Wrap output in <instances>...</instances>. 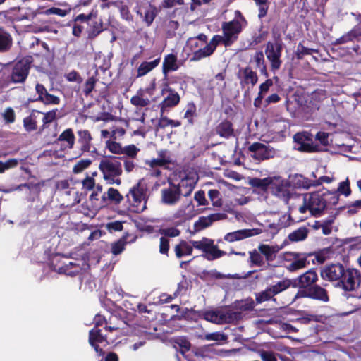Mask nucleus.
<instances>
[{
	"mask_svg": "<svg viewBox=\"0 0 361 361\" xmlns=\"http://www.w3.org/2000/svg\"><path fill=\"white\" fill-rule=\"evenodd\" d=\"M137 13L142 18L143 21L146 23L147 26H149L152 22L154 21L157 14V11L156 7L151 4H147L146 6H143L140 7L137 11Z\"/></svg>",
	"mask_w": 361,
	"mask_h": 361,
	"instance_id": "nucleus-22",
	"label": "nucleus"
},
{
	"mask_svg": "<svg viewBox=\"0 0 361 361\" xmlns=\"http://www.w3.org/2000/svg\"><path fill=\"white\" fill-rule=\"evenodd\" d=\"M252 235H254L253 229H241L228 233L224 235V240L233 243L235 241L242 240Z\"/></svg>",
	"mask_w": 361,
	"mask_h": 361,
	"instance_id": "nucleus-24",
	"label": "nucleus"
},
{
	"mask_svg": "<svg viewBox=\"0 0 361 361\" xmlns=\"http://www.w3.org/2000/svg\"><path fill=\"white\" fill-rule=\"evenodd\" d=\"M158 157L165 161L164 164L166 166L173 164V161L171 157V153L166 149H161L158 151Z\"/></svg>",
	"mask_w": 361,
	"mask_h": 361,
	"instance_id": "nucleus-58",
	"label": "nucleus"
},
{
	"mask_svg": "<svg viewBox=\"0 0 361 361\" xmlns=\"http://www.w3.org/2000/svg\"><path fill=\"white\" fill-rule=\"evenodd\" d=\"M345 267L340 263L331 264L324 267L320 272V276L322 279L329 281H337L338 284L343 276L345 273Z\"/></svg>",
	"mask_w": 361,
	"mask_h": 361,
	"instance_id": "nucleus-14",
	"label": "nucleus"
},
{
	"mask_svg": "<svg viewBox=\"0 0 361 361\" xmlns=\"http://www.w3.org/2000/svg\"><path fill=\"white\" fill-rule=\"evenodd\" d=\"M107 199H109V201L114 202L116 204H120L123 200V195L119 192L117 189L114 188H109L107 191Z\"/></svg>",
	"mask_w": 361,
	"mask_h": 361,
	"instance_id": "nucleus-44",
	"label": "nucleus"
},
{
	"mask_svg": "<svg viewBox=\"0 0 361 361\" xmlns=\"http://www.w3.org/2000/svg\"><path fill=\"white\" fill-rule=\"evenodd\" d=\"M259 252L265 257L267 262L273 261L276 257V250L273 246L261 244L258 247Z\"/></svg>",
	"mask_w": 361,
	"mask_h": 361,
	"instance_id": "nucleus-36",
	"label": "nucleus"
},
{
	"mask_svg": "<svg viewBox=\"0 0 361 361\" xmlns=\"http://www.w3.org/2000/svg\"><path fill=\"white\" fill-rule=\"evenodd\" d=\"M78 142L82 153L90 152L92 147V137L88 130H79L77 132Z\"/></svg>",
	"mask_w": 361,
	"mask_h": 361,
	"instance_id": "nucleus-21",
	"label": "nucleus"
},
{
	"mask_svg": "<svg viewBox=\"0 0 361 361\" xmlns=\"http://www.w3.org/2000/svg\"><path fill=\"white\" fill-rule=\"evenodd\" d=\"M241 24L238 20H234L225 23L223 26L224 36H214L210 45H218L219 44L227 45L233 43L241 31Z\"/></svg>",
	"mask_w": 361,
	"mask_h": 361,
	"instance_id": "nucleus-5",
	"label": "nucleus"
},
{
	"mask_svg": "<svg viewBox=\"0 0 361 361\" xmlns=\"http://www.w3.org/2000/svg\"><path fill=\"white\" fill-rule=\"evenodd\" d=\"M34 111L37 112L38 114H42V112H41L39 111L35 110ZM57 112H58V109H53L48 112L43 113V115H44V116L42 118L43 124L40 127V129H39L40 132L42 131L43 130H44L45 128H48L49 124H50L54 121H55V119L56 118Z\"/></svg>",
	"mask_w": 361,
	"mask_h": 361,
	"instance_id": "nucleus-32",
	"label": "nucleus"
},
{
	"mask_svg": "<svg viewBox=\"0 0 361 361\" xmlns=\"http://www.w3.org/2000/svg\"><path fill=\"white\" fill-rule=\"evenodd\" d=\"M248 150L253 153L252 158L259 161L274 158L276 155V150L274 147L259 142L250 145L248 147Z\"/></svg>",
	"mask_w": 361,
	"mask_h": 361,
	"instance_id": "nucleus-13",
	"label": "nucleus"
},
{
	"mask_svg": "<svg viewBox=\"0 0 361 361\" xmlns=\"http://www.w3.org/2000/svg\"><path fill=\"white\" fill-rule=\"evenodd\" d=\"M318 274L315 269L312 268L293 279H284L267 286L265 290L255 294L257 304L267 301H276L275 296L290 287L298 288V290L309 288L318 281Z\"/></svg>",
	"mask_w": 361,
	"mask_h": 361,
	"instance_id": "nucleus-1",
	"label": "nucleus"
},
{
	"mask_svg": "<svg viewBox=\"0 0 361 361\" xmlns=\"http://www.w3.org/2000/svg\"><path fill=\"white\" fill-rule=\"evenodd\" d=\"M58 141L66 142L68 149H73L75 145V137L72 128L64 130L59 136Z\"/></svg>",
	"mask_w": 361,
	"mask_h": 361,
	"instance_id": "nucleus-30",
	"label": "nucleus"
},
{
	"mask_svg": "<svg viewBox=\"0 0 361 361\" xmlns=\"http://www.w3.org/2000/svg\"><path fill=\"white\" fill-rule=\"evenodd\" d=\"M178 58L176 54H169L165 56L162 64V73L166 76L169 73L176 71L180 68Z\"/></svg>",
	"mask_w": 361,
	"mask_h": 361,
	"instance_id": "nucleus-23",
	"label": "nucleus"
},
{
	"mask_svg": "<svg viewBox=\"0 0 361 361\" xmlns=\"http://www.w3.org/2000/svg\"><path fill=\"white\" fill-rule=\"evenodd\" d=\"M140 149L135 145H129L123 147L122 154H125L127 158L135 159L136 158Z\"/></svg>",
	"mask_w": 361,
	"mask_h": 361,
	"instance_id": "nucleus-47",
	"label": "nucleus"
},
{
	"mask_svg": "<svg viewBox=\"0 0 361 361\" xmlns=\"http://www.w3.org/2000/svg\"><path fill=\"white\" fill-rule=\"evenodd\" d=\"M30 62L27 59H21L16 62L10 75V81L13 83H23L30 70Z\"/></svg>",
	"mask_w": 361,
	"mask_h": 361,
	"instance_id": "nucleus-12",
	"label": "nucleus"
},
{
	"mask_svg": "<svg viewBox=\"0 0 361 361\" xmlns=\"http://www.w3.org/2000/svg\"><path fill=\"white\" fill-rule=\"evenodd\" d=\"M300 298H307L323 302H327L329 301L328 291L324 287L316 283L309 288H306L303 290H298L295 295V299Z\"/></svg>",
	"mask_w": 361,
	"mask_h": 361,
	"instance_id": "nucleus-10",
	"label": "nucleus"
},
{
	"mask_svg": "<svg viewBox=\"0 0 361 361\" xmlns=\"http://www.w3.org/2000/svg\"><path fill=\"white\" fill-rule=\"evenodd\" d=\"M88 342L94 348L98 356H104L105 353L104 350L99 347V344L104 343H105L106 345L109 344L107 334H102V329H97V326H94L89 331Z\"/></svg>",
	"mask_w": 361,
	"mask_h": 361,
	"instance_id": "nucleus-16",
	"label": "nucleus"
},
{
	"mask_svg": "<svg viewBox=\"0 0 361 361\" xmlns=\"http://www.w3.org/2000/svg\"><path fill=\"white\" fill-rule=\"evenodd\" d=\"M113 319H116V317L111 316L109 320H106L104 316L97 314L95 315L94 318V326H97V329H100V326L104 325V329L110 332L118 330L120 329V326L118 325H111Z\"/></svg>",
	"mask_w": 361,
	"mask_h": 361,
	"instance_id": "nucleus-25",
	"label": "nucleus"
},
{
	"mask_svg": "<svg viewBox=\"0 0 361 361\" xmlns=\"http://www.w3.org/2000/svg\"><path fill=\"white\" fill-rule=\"evenodd\" d=\"M158 232L162 237L166 238L178 237L181 233L180 230L176 227L160 228Z\"/></svg>",
	"mask_w": 361,
	"mask_h": 361,
	"instance_id": "nucleus-42",
	"label": "nucleus"
},
{
	"mask_svg": "<svg viewBox=\"0 0 361 361\" xmlns=\"http://www.w3.org/2000/svg\"><path fill=\"white\" fill-rule=\"evenodd\" d=\"M249 255L250 262L252 264L261 267L264 264L263 256L256 250L249 252Z\"/></svg>",
	"mask_w": 361,
	"mask_h": 361,
	"instance_id": "nucleus-45",
	"label": "nucleus"
},
{
	"mask_svg": "<svg viewBox=\"0 0 361 361\" xmlns=\"http://www.w3.org/2000/svg\"><path fill=\"white\" fill-rule=\"evenodd\" d=\"M126 198L129 204L133 207L132 211L134 212H139L142 211L145 207L141 209L139 208L140 204L145 199V192L144 188L141 186L140 183H137L130 189Z\"/></svg>",
	"mask_w": 361,
	"mask_h": 361,
	"instance_id": "nucleus-15",
	"label": "nucleus"
},
{
	"mask_svg": "<svg viewBox=\"0 0 361 361\" xmlns=\"http://www.w3.org/2000/svg\"><path fill=\"white\" fill-rule=\"evenodd\" d=\"M272 181V177L264 178H253L250 180V183L252 187L259 188L262 190H267L268 188L270 189Z\"/></svg>",
	"mask_w": 361,
	"mask_h": 361,
	"instance_id": "nucleus-31",
	"label": "nucleus"
},
{
	"mask_svg": "<svg viewBox=\"0 0 361 361\" xmlns=\"http://www.w3.org/2000/svg\"><path fill=\"white\" fill-rule=\"evenodd\" d=\"M208 195L214 206L221 207L222 205V200L220 197L221 194L218 190H209L208 192Z\"/></svg>",
	"mask_w": 361,
	"mask_h": 361,
	"instance_id": "nucleus-48",
	"label": "nucleus"
},
{
	"mask_svg": "<svg viewBox=\"0 0 361 361\" xmlns=\"http://www.w3.org/2000/svg\"><path fill=\"white\" fill-rule=\"evenodd\" d=\"M241 319V312H226L221 314V324L232 323Z\"/></svg>",
	"mask_w": 361,
	"mask_h": 361,
	"instance_id": "nucleus-40",
	"label": "nucleus"
},
{
	"mask_svg": "<svg viewBox=\"0 0 361 361\" xmlns=\"http://www.w3.org/2000/svg\"><path fill=\"white\" fill-rule=\"evenodd\" d=\"M188 180H182L180 184L176 185L169 181V187L161 190V200L162 203L166 205H174L177 204L181 197V186H188Z\"/></svg>",
	"mask_w": 361,
	"mask_h": 361,
	"instance_id": "nucleus-6",
	"label": "nucleus"
},
{
	"mask_svg": "<svg viewBox=\"0 0 361 361\" xmlns=\"http://www.w3.org/2000/svg\"><path fill=\"white\" fill-rule=\"evenodd\" d=\"M197 116V107L194 102H188L186 106V111L184 114V118L187 119L188 124L193 125L195 123L194 117Z\"/></svg>",
	"mask_w": 361,
	"mask_h": 361,
	"instance_id": "nucleus-38",
	"label": "nucleus"
},
{
	"mask_svg": "<svg viewBox=\"0 0 361 361\" xmlns=\"http://www.w3.org/2000/svg\"><path fill=\"white\" fill-rule=\"evenodd\" d=\"M193 248L203 252L202 255L206 259L213 261L226 255L225 251L221 250L214 244V240L203 237L200 240H191Z\"/></svg>",
	"mask_w": 361,
	"mask_h": 361,
	"instance_id": "nucleus-3",
	"label": "nucleus"
},
{
	"mask_svg": "<svg viewBox=\"0 0 361 361\" xmlns=\"http://www.w3.org/2000/svg\"><path fill=\"white\" fill-rule=\"evenodd\" d=\"M170 240L169 238L161 237L159 240V251L161 254L169 256Z\"/></svg>",
	"mask_w": 361,
	"mask_h": 361,
	"instance_id": "nucleus-54",
	"label": "nucleus"
},
{
	"mask_svg": "<svg viewBox=\"0 0 361 361\" xmlns=\"http://www.w3.org/2000/svg\"><path fill=\"white\" fill-rule=\"evenodd\" d=\"M361 35V30L359 28H355L348 34L343 35L338 39L339 44H345L353 41V39L356 38L358 35Z\"/></svg>",
	"mask_w": 361,
	"mask_h": 361,
	"instance_id": "nucleus-46",
	"label": "nucleus"
},
{
	"mask_svg": "<svg viewBox=\"0 0 361 361\" xmlns=\"http://www.w3.org/2000/svg\"><path fill=\"white\" fill-rule=\"evenodd\" d=\"M11 42V35L4 30L0 28V45H10Z\"/></svg>",
	"mask_w": 361,
	"mask_h": 361,
	"instance_id": "nucleus-62",
	"label": "nucleus"
},
{
	"mask_svg": "<svg viewBox=\"0 0 361 361\" xmlns=\"http://www.w3.org/2000/svg\"><path fill=\"white\" fill-rule=\"evenodd\" d=\"M334 221V216H329L326 219L321 221H317L316 224H319V226H315L316 229L322 228V233L324 235H329L331 233V225Z\"/></svg>",
	"mask_w": 361,
	"mask_h": 361,
	"instance_id": "nucleus-41",
	"label": "nucleus"
},
{
	"mask_svg": "<svg viewBox=\"0 0 361 361\" xmlns=\"http://www.w3.org/2000/svg\"><path fill=\"white\" fill-rule=\"evenodd\" d=\"M283 47H267V57L271 63L272 70H277L281 65L280 59Z\"/></svg>",
	"mask_w": 361,
	"mask_h": 361,
	"instance_id": "nucleus-20",
	"label": "nucleus"
},
{
	"mask_svg": "<svg viewBox=\"0 0 361 361\" xmlns=\"http://www.w3.org/2000/svg\"><path fill=\"white\" fill-rule=\"evenodd\" d=\"M161 61V56H159L152 61H144L142 62L137 68V77H142L147 74L155 67H157Z\"/></svg>",
	"mask_w": 361,
	"mask_h": 361,
	"instance_id": "nucleus-28",
	"label": "nucleus"
},
{
	"mask_svg": "<svg viewBox=\"0 0 361 361\" xmlns=\"http://www.w3.org/2000/svg\"><path fill=\"white\" fill-rule=\"evenodd\" d=\"M35 111L28 116L23 118V127L25 130L30 133L37 129L36 116L34 115Z\"/></svg>",
	"mask_w": 361,
	"mask_h": 361,
	"instance_id": "nucleus-39",
	"label": "nucleus"
},
{
	"mask_svg": "<svg viewBox=\"0 0 361 361\" xmlns=\"http://www.w3.org/2000/svg\"><path fill=\"white\" fill-rule=\"evenodd\" d=\"M310 264L307 260V255L298 257L294 258V259L287 266V269L289 271H295L299 269H303Z\"/></svg>",
	"mask_w": 361,
	"mask_h": 361,
	"instance_id": "nucleus-29",
	"label": "nucleus"
},
{
	"mask_svg": "<svg viewBox=\"0 0 361 361\" xmlns=\"http://www.w3.org/2000/svg\"><path fill=\"white\" fill-rule=\"evenodd\" d=\"M174 252L176 257L180 259L184 256L191 255L193 252V247L187 241L181 240L179 243L176 245Z\"/></svg>",
	"mask_w": 361,
	"mask_h": 361,
	"instance_id": "nucleus-27",
	"label": "nucleus"
},
{
	"mask_svg": "<svg viewBox=\"0 0 361 361\" xmlns=\"http://www.w3.org/2000/svg\"><path fill=\"white\" fill-rule=\"evenodd\" d=\"M71 9L68 8L67 10L66 9H61L59 8L52 7L46 11L47 14H54L59 16L61 17L66 16L69 12Z\"/></svg>",
	"mask_w": 361,
	"mask_h": 361,
	"instance_id": "nucleus-61",
	"label": "nucleus"
},
{
	"mask_svg": "<svg viewBox=\"0 0 361 361\" xmlns=\"http://www.w3.org/2000/svg\"><path fill=\"white\" fill-rule=\"evenodd\" d=\"M361 282V275L356 269H347L338 283L345 291H353L357 288Z\"/></svg>",
	"mask_w": 361,
	"mask_h": 361,
	"instance_id": "nucleus-11",
	"label": "nucleus"
},
{
	"mask_svg": "<svg viewBox=\"0 0 361 361\" xmlns=\"http://www.w3.org/2000/svg\"><path fill=\"white\" fill-rule=\"evenodd\" d=\"M292 182L293 188L309 189L311 187V180L301 174H296Z\"/></svg>",
	"mask_w": 361,
	"mask_h": 361,
	"instance_id": "nucleus-33",
	"label": "nucleus"
},
{
	"mask_svg": "<svg viewBox=\"0 0 361 361\" xmlns=\"http://www.w3.org/2000/svg\"><path fill=\"white\" fill-rule=\"evenodd\" d=\"M216 47H204L193 54L191 61H199L204 57L212 55L215 51Z\"/></svg>",
	"mask_w": 361,
	"mask_h": 361,
	"instance_id": "nucleus-37",
	"label": "nucleus"
},
{
	"mask_svg": "<svg viewBox=\"0 0 361 361\" xmlns=\"http://www.w3.org/2000/svg\"><path fill=\"white\" fill-rule=\"evenodd\" d=\"M18 165L17 159H10L3 162L0 161V173H4L6 170L16 168Z\"/></svg>",
	"mask_w": 361,
	"mask_h": 361,
	"instance_id": "nucleus-52",
	"label": "nucleus"
},
{
	"mask_svg": "<svg viewBox=\"0 0 361 361\" xmlns=\"http://www.w3.org/2000/svg\"><path fill=\"white\" fill-rule=\"evenodd\" d=\"M99 168L103 173L104 178L112 184L114 183V178L120 176L122 173L121 163L118 158L109 156L101 160Z\"/></svg>",
	"mask_w": 361,
	"mask_h": 361,
	"instance_id": "nucleus-4",
	"label": "nucleus"
},
{
	"mask_svg": "<svg viewBox=\"0 0 361 361\" xmlns=\"http://www.w3.org/2000/svg\"><path fill=\"white\" fill-rule=\"evenodd\" d=\"M162 91L168 92L166 97L159 104L160 111L164 114L169 109L177 106L180 101V97L179 94L171 88L168 84H166V87Z\"/></svg>",
	"mask_w": 361,
	"mask_h": 361,
	"instance_id": "nucleus-17",
	"label": "nucleus"
},
{
	"mask_svg": "<svg viewBox=\"0 0 361 361\" xmlns=\"http://www.w3.org/2000/svg\"><path fill=\"white\" fill-rule=\"evenodd\" d=\"M212 224L209 216H200L194 224L195 232H199Z\"/></svg>",
	"mask_w": 361,
	"mask_h": 361,
	"instance_id": "nucleus-43",
	"label": "nucleus"
},
{
	"mask_svg": "<svg viewBox=\"0 0 361 361\" xmlns=\"http://www.w3.org/2000/svg\"><path fill=\"white\" fill-rule=\"evenodd\" d=\"M348 213L350 215L357 214V210L361 209V200H356L347 206Z\"/></svg>",
	"mask_w": 361,
	"mask_h": 361,
	"instance_id": "nucleus-63",
	"label": "nucleus"
},
{
	"mask_svg": "<svg viewBox=\"0 0 361 361\" xmlns=\"http://www.w3.org/2000/svg\"><path fill=\"white\" fill-rule=\"evenodd\" d=\"M293 190L290 181L273 177L270 190L271 194L274 196L288 203L290 199L293 197Z\"/></svg>",
	"mask_w": 361,
	"mask_h": 361,
	"instance_id": "nucleus-7",
	"label": "nucleus"
},
{
	"mask_svg": "<svg viewBox=\"0 0 361 361\" xmlns=\"http://www.w3.org/2000/svg\"><path fill=\"white\" fill-rule=\"evenodd\" d=\"M46 105L49 104H59L60 103V99L59 97L54 94H51L49 92L46 93L41 100L39 101Z\"/></svg>",
	"mask_w": 361,
	"mask_h": 361,
	"instance_id": "nucleus-55",
	"label": "nucleus"
},
{
	"mask_svg": "<svg viewBox=\"0 0 361 361\" xmlns=\"http://www.w3.org/2000/svg\"><path fill=\"white\" fill-rule=\"evenodd\" d=\"M203 317L207 321L221 324V314L219 312L206 311L204 312Z\"/></svg>",
	"mask_w": 361,
	"mask_h": 361,
	"instance_id": "nucleus-49",
	"label": "nucleus"
},
{
	"mask_svg": "<svg viewBox=\"0 0 361 361\" xmlns=\"http://www.w3.org/2000/svg\"><path fill=\"white\" fill-rule=\"evenodd\" d=\"M51 269L59 274H63L70 276H75L82 270L81 265L75 262H69L66 264L61 261L59 256L54 257L50 263Z\"/></svg>",
	"mask_w": 361,
	"mask_h": 361,
	"instance_id": "nucleus-9",
	"label": "nucleus"
},
{
	"mask_svg": "<svg viewBox=\"0 0 361 361\" xmlns=\"http://www.w3.org/2000/svg\"><path fill=\"white\" fill-rule=\"evenodd\" d=\"M336 192H339L340 193L343 194L345 197L349 196L351 194L349 180L347 179L345 181L341 182Z\"/></svg>",
	"mask_w": 361,
	"mask_h": 361,
	"instance_id": "nucleus-56",
	"label": "nucleus"
},
{
	"mask_svg": "<svg viewBox=\"0 0 361 361\" xmlns=\"http://www.w3.org/2000/svg\"><path fill=\"white\" fill-rule=\"evenodd\" d=\"M3 117L7 123H13L16 119L14 110L11 107L7 108L3 114Z\"/></svg>",
	"mask_w": 361,
	"mask_h": 361,
	"instance_id": "nucleus-60",
	"label": "nucleus"
},
{
	"mask_svg": "<svg viewBox=\"0 0 361 361\" xmlns=\"http://www.w3.org/2000/svg\"><path fill=\"white\" fill-rule=\"evenodd\" d=\"M295 149L301 152L312 153L319 150L318 145L313 144V136L307 132L297 133L293 136Z\"/></svg>",
	"mask_w": 361,
	"mask_h": 361,
	"instance_id": "nucleus-8",
	"label": "nucleus"
},
{
	"mask_svg": "<svg viewBox=\"0 0 361 361\" xmlns=\"http://www.w3.org/2000/svg\"><path fill=\"white\" fill-rule=\"evenodd\" d=\"M216 134L219 137L228 140L235 136L233 124L231 121L224 119L215 128Z\"/></svg>",
	"mask_w": 361,
	"mask_h": 361,
	"instance_id": "nucleus-19",
	"label": "nucleus"
},
{
	"mask_svg": "<svg viewBox=\"0 0 361 361\" xmlns=\"http://www.w3.org/2000/svg\"><path fill=\"white\" fill-rule=\"evenodd\" d=\"M144 91L140 90L137 91L136 95L130 99V103L135 106L145 107L150 104V100L148 98H144Z\"/></svg>",
	"mask_w": 361,
	"mask_h": 361,
	"instance_id": "nucleus-35",
	"label": "nucleus"
},
{
	"mask_svg": "<svg viewBox=\"0 0 361 361\" xmlns=\"http://www.w3.org/2000/svg\"><path fill=\"white\" fill-rule=\"evenodd\" d=\"M308 233L309 231L306 227H300L288 235V239L291 242L302 241L307 238Z\"/></svg>",
	"mask_w": 361,
	"mask_h": 361,
	"instance_id": "nucleus-34",
	"label": "nucleus"
},
{
	"mask_svg": "<svg viewBox=\"0 0 361 361\" xmlns=\"http://www.w3.org/2000/svg\"><path fill=\"white\" fill-rule=\"evenodd\" d=\"M97 79L94 76L90 77L85 82L83 88V93L85 96L89 95L95 87Z\"/></svg>",
	"mask_w": 361,
	"mask_h": 361,
	"instance_id": "nucleus-53",
	"label": "nucleus"
},
{
	"mask_svg": "<svg viewBox=\"0 0 361 361\" xmlns=\"http://www.w3.org/2000/svg\"><path fill=\"white\" fill-rule=\"evenodd\" d=\"M118 159L123 161L124 169L127 173H130L134 170L136 165L134 159L127 158L126 157H121Z\"/></svg>",
	"mask_w": 361,
	"mask_h": 361,
	"instance_id": "nucleus-57",
	"label": "nucleus"
},
{
	"mask_svg": "<svg viewBox=\"0 0 361 361\" xmlns=\"http://www.w3.org/2000/svg\"><path fill=\"white\" fill-rule=\"evenodd\" d=\"M237 77L240 80L241 87H245L250 84L253 87L258 82L257 74L255 71H252L250 66L240 68Z\"/></svg>",
	"mask_w": 361,
	"mask_h": 361,
	"instance_id": "nucleus-18",
	"label": "nucleus"
},
{
	"mask_svg": "<svg viewBox=\"0 0 361 361\" xmlns=\"http://www.w3.org/2000/svg\"><path fill=\"white\" fill-rule=\"evenodd\" d=\"M130 236L128 233H125L124 235L118 239L117 241L111 243V252L114 255H120L124 250L127 243H133L136 237H133L132 240L128 241V238Z\"/></svg>",
	"mask_w": 361,
	"mask_h": 361,
	"instance_id": "nucleus-26",
	"label": "nucleus"
},
{
	"mask_svg": "<svg viewBox=\"0 0 361 361\" xmlns=\"http://www.w3.org/2000/svg\"><path fill=\"white\" fill-rule=\"evenodd\" d=\"M56 190L59 191H65V193L67 195L71 194V191L69 190L70 183L68 180H59L56 184Z\"/></svg>",
	"mask_w": 361,
	"mask_h": 361,
	"instance_id": "nucleus-59",
	"label": "nucleus"
},
{
	"mask_svg": "<svg viewBox=\"0 0 361 361\" xmlns=\"http://www.w3.org/2000/svg\"><path fill=\"white\" fill-rule=\"evenodd\" d=\"M106 147L113 154H122L123 153L122 146L116 141L107 140L106 142Z\"/></svg>",
	"mask_w": 361,
	"mask_h": 361,
	"instance_id": "nucleus-51",
	"label": "nucleus"
},
{
	"mask_svg": "<svg viewBox=\"0 0 361 361\" xmlns=\"http://www.w3.org/2000/svg\"><path fill=\"white\" fill-rule=\"evenodd\" d=\"M91 164L92 161L89 159H81L74 165L73 172L74 173H79L88 168Z\"/></svg>",
	"mask_w": 361,
	"mask_h": 361,
	"instance_id": "nucleus-50",
	"label": "nucleus"
},
{
	"mask_svg": "<svg viewBox=\"0 0 361 361\" xmlns=\"http://www.w3.org/2000/svg\"><path fill=\"white\" fill-rule=\"evenodd\" d=\"M260 357L262 361H277L274 353L271 351L262 350Z\"/></svg>",
	"mask_w": 361,
	"mask_h": 361,
	"instance_id": "nucleus-64",
	"label": "nucleus"
},
{
	"mask_svg": "<svg viewBox=\"0 0 361 361\" xmlns=\"http://www.w3.org/2000/svg\"><path fill=\"white\" fill-rule=\"evenodd\" d=\"M305 195H307L310 212L315 217L319 216L325 209H332L339 200L337 192L317 191Z\"/></svg>",
	"mask_w": 361,
	"mask_h": 361,
	"instance_id": "nucleus-2",
	"label": "nucleus"
}]
</instances>
